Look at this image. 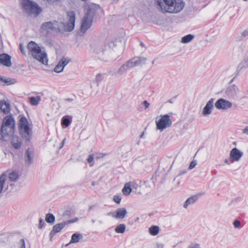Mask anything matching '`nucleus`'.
<instances>
[{
    "mask_svg": "<svg viewBox=\"0 0 248 248\" xmlns=\"http://www.w3.org/2000/svg\"><path fill=\"white\" fill-rule=\"evenodd\" d=\"M94 52L98 59L108 61L118 58L122 53V49L114 42H110L105 45H97Z\"/></svg>",
    "mask_w": 248,
    "mask_h": 248,
    "instance_id": "1",
    "label": "nucleus"
},
{
    "mask_svg": "<svg viewBox=\"0 0 248 248\" xmlns=\"http://www.w3.org/2000/svg\"><path fill=\"white\" fill-rule=\"evenodd\" d=\"M157 8L164 13H177L184 6V3L178 0H156Z\"/></svg>",
    "mask_w": 248,
    "mask_h": 248,
    "instance_id": "2",
    "label": "nucleus"
},
{
    "mask_svg": "<svg viewBox=\"0 0 248 248\" xmlns=\"http://www.w3.org/2000/svg\"><path fill=\"white\" fill-rule=\"evenodd\" d=\"M28 48L34 59L44 64H47L48 59L46 53L42 51L34 42L31 41L28 45Z\"/></svg>",
    "mask_w": 248,
    "mask_h": 248,
    "instance_id": "3",
    "label": "nucleus"
},
{
    "mask_svg": "<svg viewBox=\"0 0 248 248\" xmlns=\"http://www.w3.org/2000/svg\"><path fill=\"white\" fill-rule=\"evenodd\" d=\"M67 19L66 23L57 21V25L55 27V30H58L60 32L73 31L75 23V13L74 11H69L67 13Z\"/></svg>",
    "mask_w": 248,
    "mask_h": 248,
    "instance_id": "4",
    "label": "nucleus"
},
{
    "mask_svg": "<svg viewBox=\"0 0 248 248\" xmlns=\"http://www.w3.org/2000/svg\"><path fill=\"white\" fill-rule=\"evenodd\" d=\"M18 127L22 138L26 141H30L32 136V128L30 127L29 122L25 117H20Z\"/></svg>",
    "mask_w": 248,
    "mask_h": 248,
    "instance_id": "5",
    "label": "nucleus"
},
{
    "mask_svg": "<svg viewBox=\"0 0 248 248\" xmlns=\"http://www.w3.org/2000/svg\"><path fill=\"white\" fill-rule=\"evenodd\" d=\"M96 13L94 8L89 7L87 12L85 15L80 27V31L85 33L91 26L93 23V19Z\"/></svg>",
    "mask_w": 248,
    "mask_h": 248,
    "instance_id": "6",
    "label": "nucleus"
},
{
    "mask_svg": "<svg viewBox=\"0 0 248 248\" xmlns=\"http://www.w3.org/2000/svg\"><path fill=\"white\" fill-rule=\"evenodd\" d=\"M22 7L28 14L38 15L41 12V9L38 5L29 0H22Z\"/></svg>",
    "mask_w": 248,
    "mask_h": 248,
    "instance_id": "7",
    "label": "nucleus"
},
{
    "mask_svg": "<svg viewBox=\"0 0 248 248\" xmlns=\"http://www.w3.org/2000/svg\"><path fill=\"white\" fill-rule=\"evenodd\" d=\"M161 118L158 121H156L157 129L162 131L164 129L170 127L172 124V121L168 114L161 115Z\"/></svg>",
    "mask_w": 248,
    "mask_h": 248,
    "instance_id": "8",
    "label": "nucleus"
},
{
    "mask_svg": "<svg viewBox=\"0 0 248 248\" xmlns=\"http://www.w3.org/2000/svg\"><path fill=\"white\" fill-rule=\"evenodd\" d=\"M215 107L218 109H228L232 107V103L223 98L218 99L215 104Z\"/></svg>",
    "mask_w": 248,
    "mask_h": 248,
    "instance_id": "9",
    "label": "nucleus"
},
{
    "mask_svg": "<svg viewBox=\"0 0 248 248\" xmlns=\"http://www.w3.org/2000/svg\"><path fill=\"white\" fill-rule=\"evenodd\" d=\"M71 61L69 58L62 57L55 67L54 71L56 73L62 72L64 67Z\"/></svg>",
    "mask_w": 248,
    "mask_h": 248,
    "instance_id": "10",
    "label": "nucleus"
},
{
    "mask_svg": "<svg viewBox=\"0 0 248 248\" xmlns=\"http://www.w3.org/2000/svg\"><path fill=\"white\" fill-rule=\"evenodd\" d=\"M243 153L236 148H232L230 153V159L233 161H238L243 156Z\"/></svg>",
    "mask_w": 248,
    "mask_h": 248,
    "instance_id": "11",
    "label": "nucleus"
},
{
    "mask_svg": "<svg viewBox=\"0 0 248 248\" xmlns=\"http://www.w3.org/2000/svg\"><path fill=\"white\" fill-rule=\"evenodd\" d=\"M127 212L125 208H118L115 213L110 212L109 215H111L113 217L117 219H123L125 217Z\"/></svg>",
    "mask_w": 248,
    "mask_h": 248,
    "instance_id": "12",
    "label": "nucleus"
},
{
    "mask_svg": "<svg viewBox=\"0 0 248 248\" xmlns=\"http://www.w3.org/2000/svg\"><path fill=\"white\" fill-rule=\"evenodd\" d=\"M214 99L211 98L206 103L205 106L203 108L202 113L204 116L210 114L214 108Z\"/></svg>",
    "mask_w": 248,
    "mask_h": 248,
    "instance_id": "13",
    "label": "nucleus"
},
{
    "mask_svg": "<svg viewBox=\"0 0 248 248\" xmlns=\"http://www.w3.org/2000/svg\"><path fill=\"white\" fill-rule=\"evenodd\" d=\"M15 126V120L11 115H7L4 118L1 124V129L4 131L5 126Z\"/></svg>",
    "mask_w": 248,
    "mask_h": 248,
    "instance_id": "14",
    "label": "nucleus"
},
{
    "mask_svg": "<svg viewBox=\"0 0 248 248\" xmlns=\"http://www.w3.org/2000/svg\"><path fill=\"white\" fill-rule=\"evenodd\" d=\"M4 131L2 130V129L1 128L0 130V134L2 136V138L5 140L4 139L8 136H12L14 133L15 126H5Z\"/></svg>",
    "mask_w": 248,
    "mask_h": 248,
    "instance_id": "15",
    "label": "nucleus"
},
{
    "mask_svg": "<svg viewBox=\"0 0 248 248\" xmlns=\"http://www.w3.org/2000/svg\"><path fill=\"white\" fill-rule=\"evenodd\" d=\"M11 59V57L8 54L5 53L0 54V63L7 67H10L12 65Z\"/></svg>",
    "mask_w": 248,
    "mask_h": 248,
    "instance_id": "16",
    "label": "nucleus"
},
{
    "mask_svg": "<svg viewBox=\"0 0 248 248\" xmlns=\"http://www.w3.org/2000/svg\"><path fill=\"white\" fill-rule=\"evenodd\" d=\"M34 156V151L30 148H28L25 152V163L29 165L32 163V159Z\"/></svg>",
    "mask_w": 248,
    "mask_h": 248,
    "instance_id": "17",
    "label": "nucleus"
},
{
    "mask_svg": "<svg viewBox=\"0 0 248 248\" xmlns=\"http://www.w3.org/2000/svg\"><path fill=\"white\" fill-rule=\"evenodd\" d=\"M74 221L73 220H69L67 221L63 222L57 224L55 225L53 227V230L54 232H55L56 233H58L64 227V226L68 224V223H71L74 222Z\"/></svg>",
    "mask_w": 248,
    "mask_h": 248,
    "instance_id": "18",
    "label": "nucleus"
},
{
    "mask_svg": "<svg viewBox=\"0 0 248 248\" xmlns=\"http://www.w3.org/2000/svg\"><path fill=\"white\" fill-rule=\"evenodd\" d=\"M0 109L4 114H7L10 111V105L5 100H1L0 101Z\"/></svg>",
    "mask_w": 248,
    "mask_h": 248,
    "instance_id": "19",
    "label": "nucleus"
},
{
    "mask_svg": "<svg viewBox=\"0 0 248 248\" xmlns=\"http://www.w3.org/2000/svg\"><path fill=\"white\" fill-rule=\"evenodd\" d=\"M11 143L12 146L16 149H19L22 144L21 139L16 136L12 137Z\"/></svg>",
    "mask_w": 248,
    "mask_h": 248,
    "instance_id": "20",
    "label": "nucleus"
},
{
    "mask_svg": "<svg viewBox=\"0 0 248 248\" xmlns=\"http://www.w3.org/2000/svg\"><path fill=\"white\" fill-rule=\"evenodd\" d=\"M57 24V21H53V22L49 21L44 23L41 26V28L43 30H55V27Z\"/></svg>",
    "mask_w": 248,
    "mask_h": 248,
    "instance_id": "21",
    "label": "nucleus"
},
{
    "mask_svg": "<svg viewBox=\"0 0 248 248\" xmlns=\"http://www.w3.org/2000/svg\"><path fill=\"white\" fill-rule=\"evenodd\" d=\"M72 116H64L61 120V125L62 128L69 126L72 122Z\"/></svg>",
    "mask_w": 248,
    "mask_h": 248,
    "instance_id": "22",
    "label": "nucleus"
},
{
    "mask_svg": "<svg viewBox=\"0 0 248 248\" xmlns=\"http://www.w3.org/2000/svg\"><path fill=\"white\" fill-rule=\"evenodd\" d=\"M83 235L81 234L75 233L72 235L70 243L66 245L68 246L69 244L71 243H76L79 242L80 240L83 239Z\"/></svg>",
    "mask_w": 248,
    "mask_h": 248,
    "instance_id": "23",
    "label": "nucleus"
},
{
    "mask_svg": "<svg viewBox=\"0 0 248 248\" xmlns=\"http://www.w3.org/2000/svg\"><path fill=\"white\" fill-rule=\"evenodd\" d=\"M237 91L238 88L235 85H232L227 89L226 93L228 96H233L236 93Z\"/></svg>",
    "mask_w": 248,
    "mask_h": 248,
    "instance_id": "24",
    "label": "nucleus"
},
{
    "mask_svg": "<svg viewBox=\"0 0 248 248\" xmlns=\"http://www.w3.org/2000/svg\"><path fill=\"white\" fill-rule=\"evenodd\" d=\"M197 200L198 197L197 196L194 195L191 196L190 197L188 198L185 202L184 204V207L185 208H186L188 205L193 204L197 201Z\"/></svg>",
    "mask_w": 248,
    "mask_h": 248,
    "instance_id": "25",
    "label": "nucleus"
},
{
    "mask_svg": "<svg viewBox=\"0 0 248 248\" xmlns=\"http://www.w3.org/2000/svg\"><path fill=\"white\" fill-rule=\"evenodd\" d=\"M132 191L131 183H126L122 189V192L124 195H128Z\"/></svg>",
    "mask_w": 248,
    "mask_h": 248,
    "instance_id": "26",
    "label": "nucleus"
},
{
    "mask_svg": "<svg viewBox=\"0 0 248 248\" xmlns=\"http://www.w3.org/2000/svg\"><path fill=\"white\" fill-rule=\"evenodd\" d=\"M133 59L135 60V65L136 66L142 65L145 63L146 62V58L144 57H134Z\"/></svg>",
    "mask_w": 248,
    "mask_h": 248,
    "instance_id": "27",
    "label": "nucleus"
},
{
    "mask_svg": "<svg viewBox=\"0 0 248 248\" xmlns=\"http://www.w3.org/2000/svg\"><path fill=\"white\" fill-rule=\"evenodd\" d=\"M149 233L152 235H156L159 232V227L157 226H152L149 229Z\"/></svg>",
    "mask_w": 248,
    "mask_h": 248,
    "instance_id": "28",
    "label": "nucleus"
},
{
    "mask_svg": "<svg viewBox=\"0 0 248 248\" xmlns=\"http://www.w3.org/2000/svg\"><path fill=\"white\" fill-rule=\"evenodd\" d=\"M41 101V97L37 96L36 97H31L30 98V102L31 105L33 106L37 105Z\"/></svg>",
    "mask_w": 248,
    "mask_h": 248,
    "instance_id": "29",
    "label": "nucleus"
},
{
    "mask_svg": "<svg viewBox=\"0 0 248 248\" xmlns=\"http://www.w3.org/2000/svg\"><path fill=\"white\" fill-rule=\"evenodd\" d=\"M194 36L192 34H188L182 38L181 42L182 43H188L190 42L193 38Z\"/></svg>",
    "mask_w": 248,
    "mask_h": 248,
    "instance_id": "30",
    "label": "nucleus"
},
{
    "mask_svg": "<svg viewBox=\"0 0 248 248\" xmlns=\"http://www.w3.org/2000/svg\"><path fill=\"white\" fill-rule=\"evenodd\" d=\"M125 225L124 224H120L115 228V231L117 233H123L125 230Z\"/></svg>",
    "mask_w": 248,
    "mask_h": 248,
    "instance_id": "31",
    "label": "nucleus"
},
{
    "mask_svg": "<svg viewBox=\"0 0 248 248\" xmlns=\"http://www.w3.org/2000/svg\"><path fill=\"white\" fill-rule=\"evenodd\" d=\"M45 219L47 223L53 224L55 220V217L53 214L48 213L46 215Z\"/></svg>",
    "mask_w": 248,
    "mask_h": 248,
    "instance_id": "32",
    "label": "nucleus"
},
{
    "mask_svg": "<svg viewBox=\"0 0 248 248\" xmlns=\"http://www.w3.org/2000/svg\"><path fill=\"white\" fill-rule=\"evenodd\" d=\"M135 62V60L133 58H132L131 60L126 62L124 64L125 65L126 68H127L128 70L133 67L134 66H136V65H135V62Z\"/></svg>",
    "mask_w": 248,
    "mask_h": 248,
    "instance_id": "33",
    "label": "nucleus"
},
{
    "mask_svg": "<svg viewBox=\"0 0 248 248\" xmlns=\"http://www.w3.org/2000/svg\"><path fill=\"white\" fill-rule=\"evenodd\" d=\"M18 173L16 171H13L9 175V179L11 181H15L18 178Z\"/></svg>",
    "mask_w": 248,
    "mask_h": 248,
    "instance_id": "34",
    "label": "nucleus"
},
{
    "mask_svg": "<svg viewBox=\"0 0 248 248\" xmlns=\"http://www.w3.org/2000/svg\"><path fill=\"white\" fill-rule=\"evenodd\" d=\"M13 80H15V79H12L10 78L4 79L2 77L0 76V83L2 82H4L8 85H10L14 83V82L13 81Z\"/></svg>",
    "mask_w": 248,
    "mask_h": 248,
    "instance_id": "35",
    "label": "nucleus"
},
{
    "mask_svg": "<svg viewBox=\"0 0 248 248\" xmlns=\"http://www.w3.org/2000/svg\"><path fill=\"white\" fill-rule=\"evenodd\" d=\"M5 175L4 174L1 175L0 176V193L1 192L3 189V185L5 183Z\"/></svg>",
    "mask_w": 248,
    "mask_h": 248,
    "instance_id": "36",
    "label": "nucleus"
},
{
    "mask_svg": "<svg viewBox=\"0 0 248 248\" xmlns=\"http://www.w3.org/2000/svg\"><path fill=\"white\" fill-rule=\"evenodd\" d=\"M103 75L102 74H99L96 76L94 81L96 83L97 86L99 85V83L103 79Z\"/></svg>",
    "mask_w": 248,
    "mask_h": 248,
    "instance_id": "37",
    "label": "nucleus"
},
{
    "mask_svg": "<svg viewBox=\"0 0 248 248\" xmlns=\"http://www.w3.org/2000/svg\"><path fill=\"white\" fill-rule=\"evenodd\" d=\"M127 70V68H126L125 65L123 64L122 66H121L120 68L119 69L117 73L119 75H123L124 73H125Z\"/></svg>",
    "mask_w": 248,
    "mask_h": 248,
    "instance_id": "38",
    "label": "nucleus"
},
{
    "mask_svg": "<svg viewBox=\"0 0 248 248\" xmlns=\"http://www.w3.org/2000/svg\"><path fill=\"white\" fill-rule=\"evenodd\" d=\"M248 36V31L247 30L244 31L241 34V36L238 37V40L239 41L242 40L244 38Z\"/></svg>",
    "mask_w": 248,
    "mask_h": 248,
    "instance_id": "39",
    "label": "nucleus"
},
{
    "mask_svg": "<svg viewBox=\"0 0 248 248\" xmlns=\"http://www.w3.org/2000/svg\"><path fill=\"white\" fill-rule=\"evenodd\" d=\"M18 248H25V243L24 239H21L18 243Z\"/></svg>",
    "mask_w": 248,
    "mask_h": 248,
    "instance_id": "40",
    "label": "nucleus"
},
{
    "mask_svg": "<svg viewBox=\"0 0 248 248\" xmlns=\"http://www.w3.org/2000/svg\"><path fill=\"white\" fill-rule=\"evenodd\" d=\"M122 198L119 195H115L113 196V200L117 203H120Z\"/></svg>",
    "mask_w": 248,
    "mask_h": 248,
    "instance_id": "41",
    "label": "nucleus"
},
{
    "mask_svg": "<svg viewBox=\"0 0 248 248\" xmlns=\"http://www.w3.org/2000/svg\"><path fill=\"white\" fill-rule=\"evenodd\" d=\"M241 222L239 220H235L233 222V225L235 228H238L241 227Z\"/></svg>",
    "mask_w": 248,
    "mask_h": 248,
    "instance_id": "42",
    "label": "nucleus"
},
{
    "mask_svg": "<svg viewBox=\"0 0 248 248\" xmlns=\"http://www.w3.org/2000/svg\"><path fill=\"white\" fill-rule=\"evenodd\" d=\"M197 165V162L196 160H193L190 164L188 169L192 170Z\"/></svg>",
    "mask_w": 248,
    "mask_h": 248,
    "instance_id": "43",
    "label": "nucleus"
},
{
    "mask_svg": "<svg viewBox=\"0 0 248 248\" xmlns=\"http://www.w3.org/2000/svg\"><path fill=\"white\" fill-rule=\"evenodd\" d=\"M44 224H45V222H44V219L42 218H40L39 219V223L38 225V228L39 229H42Z\"/></svg>",
    "mask_w": 248,
    "mask_h": 248,
    "instance_id": "44",
    "label": "nucleus"
},
{
    "mask_svg": "<svg viewBox=\"0 0 248 248\" xmlns=\"http://www.w3.org/2000/svg\"><path fill=\"white\" fill-rule=\"evenodd\" d=\"M188 248H200V246L199 244H191Z\"/></svg>",
    "mask_w": 248,
    "mask_h": 248,
    "instance_id": "45",
    "label": "nucleus"
},
{
    "mask_svg": "<svg viewBox=\"0 0 248 248\" xmlns=\"http://www.w3.org/2000/svg\"><path fill=\"white\" fill-rule=\"evenodd\" d=\"M93 160V155H90L88 156V158H87V161L88 163H92Z\"/></svg>",
    "mask_w": 248,
    "mask_h": 248,
    "instance_id": "46",
    "label": "nucleus"
},
{
    "mask_svg": "<svg viewBox=\"0 0 248 248\" xmlns=\"http://www.w3.org/2000/svg\"><path fill=\"white\" fill-rule=\"evenodd\" d=\"M142 105L145 107V108H148L150 106L149 103L146 100H145L142 102Z\"/></svg>",
    "mask_w": 248,
    "mask_h": 248,
    "instance_id": "47",
    "label": "nucleus"
},
{
    "mask_svg": "<svg viewBox=\"0 0 248 248\" xmlns=\"http://www.w3.org/2000/svg\"><path fill=\"white\" fill-rule=\"evenodd\" d=\"M19 47H20V50L21 53H22V54L25 55V51L24 49V47H23V45L22 44H20Z\"/></svg>",
    "mask_w": 248,
    "mask_h": 248,
    "instance_id": "48",
    "label": "nucleus"
},
{
    "mask_svg": "<svg viewBox=\"0 0 248 248\" xmlns=\"http://www.w3.org/2000/svg\"><path fill=\"white\" fill-rule=\"evenodd\" d=\"M243 134L248 135V125L246 126L242 130Z\"/></svg>",
    "mask_w": 248,
    "mask_h": 248,
    "instance_id": "49",
    "label": "nucleus"
},
{
    "mask_svg": "<svg viewBox=\"0 0 248 248\" xmlns=\"http://www.w3.org/2000/svg\"><path fill=\"white\" fill-rule=\"evenodd\" d=\"M56 233V232H54L53 230L50 232L49 233V237H50V240H51V239L53 238V237L54 236V235Z\"/></svg>",
    "mask_w": 248,
    "mask_h": 248,
    "instance_id": "50",
    "label": "nucleus"
},
{
    "mask_svg": "<svg viewBox=\"0 0 248 248\" xmlns=\"http://www.w3.org/2000/svg\"><path fill=\"white\" fill-rule=\"evenodd\" d=\"M156 248H164V245L161 243H157Z\"/></svg>",
    "mask_w": 248,
    "mask_h": 248,
    "instance_id": "51",
    "label": "nucleus"
},
{
    "mask_svg": "<svg viewBox=\"0 0 248 248\" xmlns=\"http://www.w3.org/2000/svg\"><path fill=\"white\" fill-rule=\"evenodd\" d=\"M231 160H230V157H229L228 159H225L224 160V162L225 164H227V165H230V164H231L230 161H231Z\"/></svg>",
    "mask_w": 248,
    "mask_h": 248,
    "instance_id": "52",
    "label": "nucleus"
},
{
    "mask_svg": "<svg viewBox=\"0 0 248 248\" xmlns=\"http://www.w3.org/2000/svg\"><path fill=\"white\" fill-rule=\"evenodd\" d=\"M186 173V171H181L179 172V174L178 175V176H179V175H182L185 173Z\"/></svg>",
    "mask_w": 248,
    "mask_h": 248,
    "instance_id": "53",
    "label": "nucleus"
},
{
    "mask_svg": "<svg viewBox=\"0 0 248 248\" xmlns=\"http://www.w3.org/2000/svg\"><path fill=\"white\" fill-rule=\"evenodd\" d=\"M65 140V139H64L62 140V145H61V146L60 147V148H62V147L63 146Z\"/></svg>",
    "mask_w": 248,
    "mask_h": 248,
    "instance_id": "54",
    "label": "nucleus"
},
{
    "mask_svg": "<svg viewBox=\"0 0 248 248\" xmlns=\"http://www.w3.org/2000/svg\"><path fill=\"white\" fill-rule=\"evenodd\" d=\"M144 135V132H143L140 136V138H143Z\"/></svg>",
    "mask_w": 248,
    "mask_h": 248,
    "instance_id": "55",
    "label": "nucleus"
},
{
    "mask_svg": "<svg viewBox=\"0 0 248 248\" xmlns=\"http://www.w3.org/2000/svg\"><path fill=\"white\" fill-rule=\"evenodd\" d=\"M92 221L93 223H94L95 222L94 220H93V219H92Z\"/></svg>",
    "mask_w": 248,
    "mask_h": 248,
    "instance_id": "56",
    "label": "nucleus"
},
{
    "mask_svg": "<svg viewBox=\"0 0 248 248\" xmlns=\"http://www.w3.org/2000/svg\"><path fill=\"white\" fill-rule=\"evenodd\" d=\"M68 213H69V211H66V214H68Z\"/></svg>",
    "mask_w": 248,
    "mask_h": 248,
    "instance_id": "57",
    "label": "nucleus"
},
{
    "mask_svg": "<svg viewBox=\"0 0 248 248\" xmlns=\"http://www.w3.org/2000/svg\"><path fill=\"white\" fill-rule=\"evenodd\" d=\"M92 185L94 186V183H92Z\"/></svg>",
    "mask_w": 248,
    "mask_h": 248,
    "instance_id": "58",
    "label": "nucleus"
},
{
    "mask_svg": "<svg viewBox=\"0 0 248 248\" xmlns=\"http://www.w3.org/2000/svg\"><path fill=\"white\" fill-rule=\"evenodd\" d=\"M92 209V208L91 207H90V210Z\"/></svg>",
    "mask_w": 248,
    "mask_h": 248,
    "instance_id": "59",
    "label": "nucleus"
},
{
    "mask_svg": "<svg viewBox=\"0 0 248 248\" xmlns=\"http://www.w3.org/2000/svg\"><path fill=\"white\" fill-rule=\"evenodd\" d=\"M152 63H154V61H153Z\"/></svg>",
    "mask_w": 248,
    "mask_h": 248,
    "instance_id": "60",
    "label": "nucleus"
},
{
    "mask_svg": "<svg viewBox=\"0 0 248 248\" xmlns=\"http://www.w3.org/2000/svg\"><path fill=\"white\" fill-rule=\"evenodd\" d=\"M244 1H247L248 0H243Z\"/></svg>",
    "mask_w": 248,
    "mask_h": 248,
    "instance_id": "61",
    "label": "nucleus"
}]
</instances>
